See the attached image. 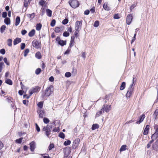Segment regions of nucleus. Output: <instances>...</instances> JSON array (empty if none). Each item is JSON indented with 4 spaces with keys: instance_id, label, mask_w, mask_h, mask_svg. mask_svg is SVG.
I'll return each mask as SVG.
<instances>
[{
    "instance_id": "nucleus-41",
    "label": "nucleus",
    "mask_w": 158,
    "mask_h": 158,
    "mask_svg": "<svg viewBox=\"0 0 158 158\" xmlns=\"http://www.w3.org/2000/svg\"><path fill=\"white\" fill-rule=\"evenodd\" d=\"M103 8L105 10H110L109 7H108L106 4L105 3L104 4V5H103Z\"/></svg>"
},
{
    "instance_id": "nucleus-25",
    "label": "nucleus",
    "mask_w": 158,
    "mask_h": 158,
    "mask_svg": "<svg viewBox=\"0 0 158 158\" xmlns=\"http://www.w3.org/2000/svg\"><path fill=\"white\" fill-rule=\"evenodd\" d=\"M126 86V83L124 82H123L122 83L121 85L120 86V90H123L125 88Z\"/></svg>"
},
{
    "instance_id": "nucleus-14",
    "label": "nucleus",
    "mask_w": 158,
    "mask_h": 158,
    "mask_svg": "<svg viewBox=\"0 0 158 158\" xmlns=\"http://www.w3.org/2000/svg\"><path fill=\"white\" fill-rule=\"evenodd\" d=\"M152 147L153 150L155 151H158V143L156 141L154 144L152 145Z\"/></svg>"
},
{
    "instance_id": "nucleus-32",
    "label": "nucleus",
    "mask_w": 158,
    "mask_h": 158,
    "mask_svg": "<svg viewBox=\"0 0 158 158\" xmlns=\"http://www.w3.org/2000/svg\"><path fill=\"white\" fill-rule=\"evenodd\" d=\"M126 147H127V146L125 145H122L121 146L120 148V150H119L120 151L122 152V151H123L126 150Z\"/></svg>"
},
{
    "instance_id": "nucleus-54",
    "label": "nucleus",
    "mask_w": 158,
    "mask_h": 158,
    "mask_svg": "<svg viewBox=\"0 0 158 158\" xmlns=\"http://www.w3.org/2000/svg\"><path fill=\"white\" fill-rule=\"evenodd\" d=\"M36 129L37 131L39 132L40 131V129L37 123L35 124Z\"/></svg>"
},
{
    "instance_id": "nucleus-5",
    "label": "nucleus",
    "mask_w": 158,
    "mask_h": 158,
    "mask_svg": "<svg viewBox=\"0 0 158 158\" xmlns=\"http://www.w3.org/2000/svg\"><path fill=\"white\" fill-rule=\"evenodd\" d=\"M155 128L156 129L155 132L151 136L152 140H153V141L158 137V127L157 125H155Z\"/></svg>"
},
{
    "instance_id": "nucleus-18",
    "label": "nucleus",
    "mask_w": 158,
    "mask_h": 158,
    "mask_svg": "<svg viewBox=\"0 0 158 158\" xmlns=\"http://www.w3.org/2000/svg\"><path fill=\"white\" fill-rule=\"evenodd\" d=\"M149 127L150 126L149 125H147L146 126V127L144 129V131L143 132V135H147L148 134L149 128Z\"/></svg>"
},
{
    "instance_id": "nucleus-37",
    "label": "nucleus",
    "mask_w": 158,
    "mask_h": 158,
    "mask_svg": "<svg viewBox=\"0 0 158 158\" xmlns=\"http://www.w3.org/2000/svg\"><path fill=\"white\" fill-rule=\"evenodd\" d=\"M41 70L40 68H38L35 71V73L36 75H38L41 73Z\"/></svg>"
},
{
    "instance_id": "nucleus-24",
    "label": "nucleus",
    "mask_w": 158,
    "mask_h": 158,
    "mask_svg": "<svg viewBox=\"0 0 158 158\" xmlns=\"http://www.w3.org/2000/svg\"><path fill=\"white\" fill-rule=\"evenodd\" d=\"M12 40L11 39H9L7 40V44L9 47H11L12 45Z\"/></svg>"
},
{
    "instance_id": "nucleus-63",
    "label": "nucleus",
    "mask_w": 158,
    "mask_h": 158,
    "mask_svg": "<svg viewBox=\"0 0 158 158\" xmlns=\"http://www.w3.org/2000/svg\"><path fill=\"white\" fill-rule=\"evenodd\" d=\"M86 53L85 52H83L82 53L81 56L82 57L84 58V59H85L86 57Z\"/></svg>"
},
{
    "instance_id": "nucleus-44",
    "label": "nucleus",
    "mask_w": 158,
    "mask_h": 158,
    "mask_svg": "<svg viewBox=\"0 0 158 158\" xmlns=\"http://www.w3.org/2000/svg\"><path fill=\"white\" fill-rule=\"evenodd\" d=\"M61 30V29L60 27H56L55 28V31L56 33H59L60 32Z\"/></svg>"
},
{
    "instance_id": "nucleus-13",
    "label": "nucleus",
    "mask_w": 158,
    "mask_h": 158,
    "mask_svg": "<svg viewBox=\"0 0 158 158\" xmlns=\"http://www.w3.org/2000/svg\"><path fill=\"white\" fill-rule=\"evenodd\" d=\"M74 44V37L72 36L71 37V40L70 41L69 48H71Z\"/></svg>"
},
{
    "instance_id": "nucleus-40",
    "label": "nucleus",
    "mask_w": 158,
    "mask_h": 158,
    "mask_svg": "<svg viewBox=\"0 0 158 158\" xmlns=\"http://www.w3.org/2000/svg\"><path fill=\"white\" fill-rule=\"evenodd\" d=\"M99 25V22L98 21H95L94 24V26L95 27H97Z\"/></svg>"
},
{
    "instance_id": "nucleus-15",
    "label": "nucleus",
    "mask_w": 158,
    "mask_h": 158,
    "mask_svg": "<svg viewBox=\"0 0 158 158\" xmlns=\"http://www.w3.org/2000/svg\"><path fill=\"white\" fill-rule=\"evenodd\" d=\"M145 117V116L144 114H143L142 115H141L139 118V120L138 121H137L136 123V124H139L140 123H141L143 120L144 118Z\"/></svg>"
},
{
    "instance_id": "nucleus-57",
    "label": "nucleus",
    "mask_w": 158,
    "mask_h": 158,
    "mask_svg": "<svg viewBox=\"0 0 158 158\" xmlns=\"http://www.w3.org/2000/svg\"><path fill=\"white\" fill-rule=\"evenodd\" d=\"M7 15V14L6 12H3L2 14V17L3 18H6Z\"/></svg>"
},
{
    "instance_id": "nucleus-3",
    "label": "nucleus",
    "mask_w": 158,
    "mask_h": 158,
    "mask_svg": "<svg viewBox=\"0 0 158 158\" xmlns=\"http://www.w3.org/2000/svg\"><path fill=\"white\" fill-rule=\"evenodd\" d=\"M82 21V20L77 21L75 23V30L76 31H79L81 28Z\"/></svg>"
},
{
    "instance_id": "nucleus-55",
    "label": "nucleus",
    "mask_w": 158,
    "mask_h": 158,
    "mask_svg": "<svg viewBox=\"0 0 158 158\" xmlns=\"http://www.w3.org/2000/svg\"><path fill=\"white\" fill-rule=\"evenodd\" d=\"M25 47V44L24 43H21V50H23Z\"/></svg>"
},
{
    "instance_id": "nucleus-61",
    "label": "nucleus",
    "mask_w": 158,
    "mask_h": 158,
    "mask_svg": "<svg viewBox=\"0 0 158 158\" xmlns=\"http://www.w3.org/2000/svg\"><path fill=\"white\" fill-rule=\"evenodd\" d=\"M27 32V31L25 30H22L21 31V34L23 35H25Z\"/></svg>"
},
{
    "instance_id": "nucleus-19",
    "label": "nucleus",
    "mask_w": 158,
    "mask_h": 158,
    "mask_svg": "<svg viewBox=\"0 0 158 158\" xmlns=\"http://www.w3.org/2000/svg\"><path fill=\"white\" fill-rule=\"evenodd\" d=\"M20 21V17L19 16H17L16 18L15 22V25L17 26L18 25Z\"/></svg>"
},
{
    "instance_id": "nucleus-22",
    "label": "nucleus",
    "mask_w": 158,
    "mask_h": 158,
    "mask_svg": "<svg viewBox=\"0 0 158 158\" xmlns=\"http://www.w3.org/2000/svg\"><path fill=\"white\" fill-rule=\"evenodd\" d=\"M35 33V30L33 29L29 32L28 34V35L29 36L31 37H32L34 35Z\"/></svg>"
},
{
    "instance_id": "nucleus-12",
    "label": "nucleus",
    "mask_w": 158,
    "mask_h": 158,
    "mask_svg": "<svg viewBox=\"0 0 158 158\" xmlns=\"http://www.w3.org/2000/svg\"><path fill=\"white\" fill-rule=\"evenodd\" d=\"M133 89H128V91L127 93L126 96V97L129 98L131 95L133 93Z\"/></svg>"
},
{
    "instance_id": "nucleus-64",
    "label": "nucleus",
    "mask_w": 158,
    "mask_h": 158,
    "mask_svg": "<svg viewBox=\"0 0 158 158\" xmlns=\"http://www.w3.org/2000/svg\"><path fill=\"white\" fill-rule=\"evenodd\" d=\"M156 88L157 89V98L155 102H157L158 101V85H157L156 86Z\"/></svg>"
},
{
    "instance_id": "nucleus-42",
    "label": "nucleus",
    "mask_w": 158,
    "mask_h": 158,
    "mask_svg": "<svg viewBox=\"0 0 158 158\" xmlns=\"http://www.w3.org/2000/svg\"><path fill=\"white\" fill-rule=\"evenodd\" d=\"M43 121L44 123L47 124L49 123L50 121L48 118H45L43 119Z\"/></svg>"
},
{
    "instance_id": "nucleus-20",
    "label": "nucleus",
    "mask_w": 158,
    "mask_h": 158,
    "mask_svg": "<svg viewBox=\"0 0 158 158\" xmlns=\"http://www.w3.org/2000/svg\"><path fill=\"white\" fill-rule=\"evenodd\" d=\"M99 128V125L97 124H93L92 126V129L95 130Z\"/></svg>"
},
{
    "instance_id": "nucleus-4",
    "label": "nucleus",
    "mask_w": 158,
    "mask_h": 158,
    "mask_svg": "<svg viewBox=\"0 0 158 158\" xmlns=\"http://www.w3.org/2000/svg\"><path fill=\"white\" fill-rule=\"evenodd\" d=\"M70 5L73 8H75L78 6L79 3L76 0L71 1H69V2Z\"/></svg>"
},
{
    "instance_id": "nucleus-51",
    "label": "nucleus",
    "mask_w": 158,
    "mask_h": 158,
    "mask_svg": "<svg viewBox=\"0 0 158 158\" xmlns=\"http://www.w3.org/2000/svg\"><path fill=\"white\" fill-rule=\"evenodd\" d=\"M56 20L55 19L52 20L51 23V25L52 27H54L55 25Z\"/></svg>"
},
{
    "instance_id": "nucleus-2",
    "label": "nucleus",
    "mask_w": 158,
    "mask_h": 158,
    "mask_svg": "<svg viewBox=\"0 0 158 158\" xmlns=\"http://www.w3.org/2000/svg\"><path fill=\"white\" fill-rule=\"evenodd\" d=\"M53 91L52 86L50 85L48 87L45 91L44 93L46 96H48L52 94Z\"/></svg>"
},
{
    "instance_id": "nucleus-11",
    "label": "nucleus",
    "mask_w": 158,
    "mask_h": 158,
    "mask_svg": "<svg viewBox=\"0 0 158 158\" xmlns=\"http://www.w3.org/2000/svg\"><path fill=\"white\" fill-rule=\"evenodd\" d=\"M35 142L33 141L31 142L30 143V149L33 152L34 151L35 148Z\"/></svg>"
},
{
    "instance_id": "nucleus-34",
    "label": "nucleus",
    "mask_w": 158,
    "mask_h": 158,
    "mask_svg": "<svg viewBox=\"0 0 158 158\" xmlns=\"http://www.w3.org/2000/svg\"><path fill=\"white\" fill-rule=\"evenodd\" d=\"M27 15L28 18L32 19L35 17V14L33 13L31 14H27Z\"/></svg>"
},
{
    "instance_id": "nucleus-52",
    "label": "nucleus",
    "mask_w": 158,
    "mask_h": 158,
    "mask_svg": "<svg viewBox=\"0 0 158 158\" xmlns=\"http://www.w3.org/2000/svg\"><path fill=\"white\" fill-rule=\"evenodd\" d=\"M102 112H103L102 110V109L100 111L98 112L97 113V114H96V117L99 116L101 114H102Z\"/></svg>"
},
{
    "instance_id": "nucleus-31",
    "label": "nucleus",
    "mask_w": 158,
    "mask_h": 158,
    "mask_svg": "<svg viewBox=\"0 0 158 158\" xmlns=\"http://www.w3.org/2000/svg\"><path fill=\"white\" fill-rule=\"evenodd\" d=\"M42 27V25L40 23H38L36 24V30L37 31H40Z\"/></svg>"
},
{
    "instance_id": "nucleus-48",
    "label": "nucleus",
    "mask_w": 158,
    "mask_h": 158,
    "mask_svg": "<svg viewBox=\"0 0 158 158\" xmlns=\"http://www.w3.org/2000/svg\"><path fill=\"white\" fill-rule=\"evenodd\" d=\"M29 52V50L28 49H26L24 52V56L26 57L27 55V54Z\"/></svg>"
},
{
    "instance_id": "nucleus-58",
    "label": "nucleus",
    "mask_w": 158,
    "mask_h": 158,
    "mask_svg": "<svg viewBox=\"0 0 158 158\" xmlns=\"http://www.w3.org/2000/svg\"><path fill=\"white\" fill-rule=\"evenodd\" d=\"M114 19H118L119 18V17L118 14H116L114 15Z\"/></svg>"
},
{
    "instance_id": "nucleus-7",
    "label": "nucleus",
    "mask_w": 158,
    "mask_h": 158,
    "mask_svg": "<svg viewBox=\"0 0 158 158\" xmlns=\"http://www.w3.org/2000/svg\"><path fill=\"white\" fill-rule=\"evenodd\" d=\"M80 141V139L79 138H77L75 139L73 142V149H75L78 147Z\"/></svg>"
},
{
    "instance_id": "nucleus-8",
    "label": "nucleus",
    "mask_w": 158,
    "mask_h": 158,
    "mask_svg": "<svg viewBox=\"0 0 158 158\" xmlns=\"http://www.w3.org/2000/svg\"><path fill=\"white\" fill-rule=\"evenodd\" d=\"M37 112L39 114V118H43L45 116V111L44 109L37 110Z\"/></svg>"
},
{
    "instance_id": "nucleus-21",
    "label": "nucleus",
    "mask_w": 158,
    "mask_h": 158,
    "mask_svg": "<svg viewBox=\"0 0 158 158\" xmlns=\"http://www.w3.org/2000/svg\"><path fill=\"white\" fill-rule=\"evenodd\" d=\"M4 22L7 24L9 25L10 24V19L8 18H6L4 20Z\"/></svg>"
},
{
    "instance_id": "nucleus-45",
    "label": "nucleus",
    "mask_w": 158,
    "mask_h": 158,
    "mask_svg": "<svg viewBox=\"0 0 158 158\" xmlns=\"http://www.w3.org/2000/svg\"><path fill=\"white\" fill-rule=\"evenodd\" d=\"M153 142V140H152L149 141V143L147 145V148H148L151 147L152 143Z\"/></svg>"
},
{
    "instance_id": "nucleus-47",
    "label": "nucleus",
    "mask_w": 158,
    "mask_h": 158,
    "mask_svg": "<svg viewBox=\"0 0 158 158\" xmlns=\"http://www.w3.org/2000/svg\"><path fill=\"white\" fill-rule=\"evenodd\" d=\"M54 145L53 143L50 144V145L48 147V150L49 151L51 150L52 148H54Z\"/></svg>"
},
{
    "instance_id": "nucleus-9",
    "label": "nucleus",
    "mask_w": 158,
    "mask_h": 158,
    "mask_svg": "<svg viewBox=\"0 0 158 158\" xmlns=\"http://www.w3.org/2000/svg\"><path fill=\"white\" fill-rule=\"evenodd\" d=\"M33 46L36 48L38 49L40 47L38 41L36 40H34L32 43Z\"/></svg>"
},
{
    "instance_id": "nucleus-46",
    "label": "nucleus",
    "mask_w": 158,
    "mask_h": 158,
    "mask_svg": "<svg viewBox=\"0 0 158 158\" xmlns=\"http://www.w3.org/2000/svg\"><path fill=\"white\" fill-rule=\"evenodd\" d=\"M4 65V64L3 62H0V73L2 72L3 66Z\"/></svg>"
},
{
    "instance_id": "nucleus-17",
    "label": "nucleus",
    "mask_w": 158,
    "mask_h": 158,
    "mask_svg": "<svg viewBox=\"0 0 158 158\" xmlns=\"http://www.w3.org/2000/svg\"><path fill=\"white\" fill-rule=\"evenodd\" d=\"M21 41V39L20 38H17L14 41V45H15Z\"/></svg>"
},
{
    "instance_id": "nucleus-43",
    "label": "nucleus",
    "mask_w": 158,
    "mask_h": 158,
    "mask_svg": "<svg viewBox=\"0 0 158 158\" xmlns=\"http://www.w3.org/2000/svg\"><path fill=\"white\" fill-rule=\"evenodd\" d=\"M71 75V73L69 72H67L65 74V76L66 77H69Z\"/></svg>"
},
{
    "instance_id": "nucleus-28",
    "label": "nucleus",
    "mask_w": 158,
    "mask_h": 158,
    "mask_svg": "<svg viewBox=\"0 0 158 158\" xmlns=\"http://www.w3.org/2000/svg\"><path fill=\"white\" fill-rule=\"evenodd\" d=\"M136 80V78H135L133 77L132 84H131L130 85V86L128 88V89H134V88L132 87V86L133 85H135V84L134 83V81H135Z\"/></svg>"
},
{
    "instance_id": "nucleus-59",
    "label": "nucleus",
    "mask_w": 158,
    "mask_h": 158,
    "mask_svg": "<svg viewBox=\"0 0 158 158\" xmlns=\"http://www.w3.org/2000/svg\"><path fill=\"white\" fill-rule=\"evenodd\" d=\"M71 51V48H68L67 50L65 51L64 53V54H68Z\"/></svg>"
},
{
    "instance_id": "nucleus-53",
    "label": "nucleus",
    "mask_w": 158,
    "mask_h": 158,
    "mask_svg": "<svg viewBox=\"0 0 158 158\" xmlns=\"http://www.w3.org/2000/svg\"><path fill=\"white\" fill-rule=\"evenodd\" d=\"M68 22V20L67 19H65L62 21V23L63 24L65 25L67 24Z\"/></svg>"
},
{
    "instance_id": "nucleus-50",
    "label": "nucleus",
    "mask_w": 158,
    "mask_h": 158,
    "mask_svg": "<svg viewBox=\"0 0 158 158\" xmlns=\"http://www.w3.org/2000/svg\"><path fill=\"white\" fill-rule=\"evenodd\" d=\"M63 35L64 37H68L69 36V33L68 32L65 31L63 33Z\"/></svg>"
},
{
    "instance_id": "nucleus-38",
    "label": "nucleus",
    "mask_w": 158,
    "mask_h": 158,
    "mask_svg": "<svg viewBox=\"0 0 158 158\" xmlns=\"http://www.w3.org/2000/svg\"><path fill=\"white\" fill-rule=\"evenodd\" d=\"M71 143V141L69 140H68L64 142V145L65 146H67L70 144Z\"/></svg>"
},
{
    "instance_id": "nucleus-33",
    "label": "nucleus",
    "mask_w": 158,
    "mask_h": 158,
    "mask_svg": "<svg viewBox=\"0 0 158 158\" xmlns=\"http://www.w3.org/2000/svg\"><path fill=\"white\" fill-rule=\"evenodd\" d=\"M158 115V109H156L155 110V111L153 114V116L155 118V119H156L157 118V116Z\"/></svg>"
},
{
    "instance_id": "nucleus-6",
    "label": "nucleus",
    "mask_w": 158,
    "mask_h": 158,
    "mask_svg": "<svg viewBox=\"0 0 158 158\" xmlns=\"http://www.w3.org/2000/svg\"><path fill=\"white\" fill-rule=\"evenodd\" d=\"M102 109L103 112L105 111L106 112H108L111 109V105H109L106 104L104 105H103Z\"/></svg>"
},
{
    "instance_id": "nucleus-35",
    "label": "nucleus",
    "mask_w": 158,
    "mask_h": 158,
    "mask_svg": "<svg viewBox=\"0 0 158 158\" xmlns=\"http://www.w3.org/2000/svg\"><path fill=\"white\" fill-rule=\"evenodd\" d=\"M5 82L6 83L10 85H12L13 84V83L12 81L10 79H7L5 81Z\"/></svg>"
},
{
    "instance_id": "nucleus-30",
    "label": "nucleus",
    "mask_w": 158,
    "mask_h": 158,
    "mask_svg": "<svg viewBox=\"0 0 158 158\" xmlns=\"http://www.w3.org/2000/svg\"><path fill=\"white\" fill-rule=\"evenodd\" d=\"M58 44L61 46H63L66 44V42L61 40H60L58 42Z\"/></svg>"
},
{
    "instance_id": "nucleus-49",
    "label": "nucleus",
    "mask_w": 158,
    "mask_h": 158,
    "mask_svg": "<svg viewBox=\"0 0 158 158\" xmlns=\"http://www.w3.org/2000/svg\"><path fill=\"white\" fill-rule=\"evenodd\" d=\"M3 60L5 63H6L7 65H10V63L7 61V59L5 57L3 59Z\"/></svg>"
},
{
    "instance_id": "nucleus-1",
    "label": "nucleus",
    "mask_w": 158,
    "mask_h": 158,
    "mask_svg": "<svg viewBox=\"0 0 158 158\" xmlns=\"http://www.w3.org/2000/svg\"><path fill=\"white\" fill-rule=\"evenodd\" d=\"M53 123H50L46 127H43L42 130L45 132V135L48 137L51 134L50 131L52 129V125Z\"/></svg>"
},
{
    "instance_id": "nucleus-29",
    "label": "nucleus",
    "mask_w": 158,
    "mask_h": 158,
    "mask_svg": "<svg viewBox=\"0 0 158 158\" xmlns=\"http://www.w3.org/2000/svg\"><path fill=\"white\" fill-rule=\"evenodd\" d=\"M6 26L5 25H3L0 28V32L1 33H3L6 29Z\"/></svg>"
},
{
    "instance_id": "nucleus-60",
    "label": "nucleus",
    "mask_w": 158,
    "mask_h": 158,
    "mask_svg": "<svg viewBox=\"0 0 158 158\" xmlns=\"http://www.w3.org/2000/svg\"><path fill=\"white\" fill-rule=\"evenodd\" d=\"M23 103L24 104L27 106L28 104V101L26 100H23Z\"/></svg>"
},
{
    "instance_id": "nucleus-27",
    "label": "nucleus",
    "mask_w": 158,
    "mask_h": 158,
    "mask_svg": "<svg viewBox=\"0 0 158 158\" xmlns=\"http://www.w3.org/2000/svg\"><path fill=\"white\" fill-rule=\"evenodd\" d=\"M40 89V88L38 86H36L35 88L32 89L33 92L34 93L38 92Z\"/></svg>"
},
{
    "instance_id": "nucleus-36",
    "label": "nucleus",
    "mask_w": 158,
    "mask_h": 158,
    "mask_svg": "<svg viewBox=\"0 0 158 158\" xmlns=\"http://www.w3.org/2000/svg\"><path fill=\"white\" fill-rule=\"evenodd\" d=\"M23 139V137H21L19 139H17L15 140V142L18 143H21Z\"/></svg>"
},
{
    "instance_id": "nucleus-39",
    "label": "nucleus",
    "mask_w": 158,
    "mask_h": 158,
    "mask_svg": "<svg viewBox=\"0 0 158 158\" xmlns=\"http://www.w3.org/2000/svg\"><path fill=\"white\" fill-rule=\"evenodd\" d=\"M59 136L60 138H61L63 139H64L65 137V135L62 132H61L59 133Z\"/></svg>"
},
{
    "instance_id": "nucleus-56",
    "label": "nucleus",
    "mask_w": 158,
    "mask_h": 158,
    "mask_svg": "<svg viewBox=\"0 0 158 158\" xmlns=\"http://www.w3.org/2000/svg\"><path fill=\"white\" fill-rule=\"evenodd\" d=\"M5 52L6 51L4 49H2L0 50V53L3 55L5 53Z\"/></svg>"
},
{
    "instance_id": "nucleus-16",
    "label": "nucleus",
    "mask_w": 158,
    "mask_h": 158,
    "mask_svg": "<svg viewBox=\"0 0 158 158\" xmlns=\"http://www.w3.org/2000/svg\"><path fill=\"white\" fill-rule=\"evenodd\" d=\"M43 103L42 102H40L37 104L38 109L37 110H43Z\"/></svg>"
},
{
    "instance_id": "nucleus-23",
    "label": "nucleus",
    "mask_w": 158,
    "mask_h": 158,
    "mask_svg": "<svg viewBox=\"0 0 158 158\" xmlns=\"http://www.w3.org/2000/svg\"><path fill=\"white\" fill-rule=\"evenodd\" d=\"M46 12L47 15L49 17H51L52 14V11L49 9H47Z\"/></svg>"
},
{
    "instance_id": "nucleus-10",
    "label": "nucleus",
    "mask_w": 158,
    "mask_h": 158,
    "mask_svg": "<svg viewBox=\"0 0 158 158\" xmlns=\"http://www.w3.org/2000/svg\"><path fill=\"white\" fill-rule=\"evenodd\" d=\"M132 17L131 14H129L127 18V24L129 25L132 21Z\"/></svg>"
},
{
    "instance_id": "nucleus-26",
    "label": "nucleus",
    "mask_w": 158,
    "mask_h": 158,
    "mask_svg": "<svg viewBox=\"0 0 158 158\" xmlns=\"http://www.w3.org/2000/svg\"><path fill=\"white\" fill-rule=\"evenodd\" d=\"M35 57L38 59H40L41 58V55L40 52H37L35 54Z\"/></svg>"
},
{
    "instance_id": "nucleus-62",
    "label": "nucleus",
    "mask_w": 158,
    "mask_h": 158,
    "mask_svg": "<svg viewBox=\"0 0 158 158\" xmlns=\"http://www.w3.org/2000/svg\"><path fill=\"white\" fill-rule=\"evenodd\" d=\"M49 80L51 82H52L54 81V78L52 76L50 77L49 79Z\"/></svg>"
}]
</instances>
